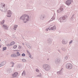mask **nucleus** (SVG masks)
Segmentation results:
<instances>
[{
    "label": "nucleus",
    "mask_w": 78,
    "mask_h": 78,
    "mask_svg": "<svg viewBox=\"0 0 78 78\" xmlns=\"http://www.w3.org/2000/svg\"><path fill=\"white\" fill-rule=\"evenodd\" d=\"M22 55L23 56H25V54H24V53H23Z\"/></svg>",
    "instance_id": "17"
},
{
    "label": "nucleus",
    "mask_w": 78,
    "mask_h": 78,
    "mask_svg": "<svg viewBox=\"0 0 78 78\" xmlns=\"http://www.w3.org/2000/svg\"><path fill=\"white\" fill-rule=\"evenodd\" d=\"M2 27H4L5 28H8V27L6 25H3Z\"/></svg>",
    "instance_id": "9"
},
{
    "label": "nucleus",
    "mask_w": 78,
    "mask_h": 78,
    "mask_svg": "<svg viewBox=\"0 0 78 78\" xmlns=\"http://www.w3.org/2000/svg\"><path fill=\"white\" fill-rule=\"evenodd\" d=\"M11 64L12 65H14V62H11Z\"/></svg>",
    "instance_id": "23"
},
{
    "label": "nucleus",
    "mask_w": 78,
    "mask_h": 78,
    "mask_svg": "<svg viewBox=\"0 0 78 78\" xmlns=\"http://www.w3.org/2000/svg\"><path fill=\"white\" fill-rule=\"evenodd\" d=\"M2 46V45H0V48H1Z\"/></svg>",
    "instance_id": "26"
},
{
    "label": "nucleus",
    "mask_w": 78,
    "mask_h": 78,
    "mask_svg": "<svg viewBox=\"0 0 78 78\" xmlns=\"http://www.w3.org/2000/svg\"><path fill=\"white\" fill-rule=\"evenodd\" d=\"M3 6L4 7V6H5V4H4V5H3Z\"/></svg>",
    "instance_id": "24"
},
{
    "label": "nucleus",
    "mask_w": 78,
    "mask_h": 78,
    "mask_svg": "<svg viewBox=\"0 0 78 78\" xmlns=\"http://www.w3.org/2000/svg\"><path fill=\"white\" fill-rule=\"evenodd\" d=\"M56 27H51V30H54V29H56Z\"/></svg>",
    "instance_id": "12"
},
{
    "label": "nucleus",
    "mask_w": 78,
    "mask_h": 78,
    "mask_svg": "<svg viewBox=\"0 0 78 78\" xmlns=\"http://www.w3.org/2000/svg\"><path fill=\"white\" fill-rule=\"evenodd\" d=\"M36 70L37 72H39V70L38 69H36Z\"/></svg>",
    "instance_id": "18"
},
{
    "label": "nucleus",
    "mask_w": 78,
    "mask_h": 78,
    "mask_svg": "<svg viewBox=\"0 0 78 78\" xmlns=\"http://www.w3.org/2000/svg\"><path fill=\"white\" fill-rule=\"evenodd\" d=\"M46 30L47 31V30Z\"/></svg>",
    "instance_id": "32"
},
{
    "label": "nucleus",
    "mask_w": 78,
    "mask_h": 78,
    "mask_svg": "<svg viewBox=\"0 0 78 78\" xmlns=\"http://www.w3.org/2000/svg\"><path fill=\"white\" fill-rule=\"evenodd\" d=\"M62 43H63V44H65L64 41H62Z\"/></svg>",
    "instance_id": "22"
},
{
    "label": "nucleus",
    "mask_w": 78,
    "mask_h": 78,
    "mask_svg": "<svg viewBox=\"0 0 78 78\" xmlns=\"http://www.w3.org/2000/svg\"><path fill=\"white\" fill-rule=\"evenodd\" d=\"M18 75V73L17 72H15L13 74H12V76L13 77H16Z\"/></svg>",
    "instance_id": "4"
},
{
    "label": "nucleus",
    "mask_w": 78,
    "mask_h": 78,
    "mask_svg": "<svg viewBox=\"0 0 78 78\" xmlns=\"http://www.w3.org/2000/svg\"><path fill=\"white\" fill-rule=\"evenodd\" d=\"M16 55H17L18 56L20 55V54L19 52H16Z\"/></svg>",
    "instance_id": "10"
},
{
    "label": "nucleus",
    "mask_w": 78,
    "mask_h": 78,
    "mask_svg": "<svg viewBox=\"0 0 78 78\" xmlns=\"http://www.w3.org/2000/svg\"><path fill=\"white\" fill-rule=\"evenodd\" d=\"M20 19H22L25 22H27L29 20V16L27 15H23L20 17Z\"/></svg>",
    "instance_id": "1"
},
{
    "label": "nucleus",
    "mask_w": 78,
    "mask_h": 78,
    "mask_svg": "<svg viewBox=\"0 0 78 78\" xmlns=\"http://www.w3.org/2000/svg\"><path fill=\"white\" fill-rule=\"evenodd\" d=\"M1 41V39H0V41Z\"/></svg>",
    "instance_id": "30"
},
{
    "label": "nucleus",
    "mask_w": 78,
    "mask_h": 78,
    "mask_svg": "<svg viewBox=\"0 0 78 78\" xmlns=\"http://www.w3.org/2000/svg\"><path fill=\"white\" fill-rule=\"evenodd\" d=\"M44 68H45L46 70H49L50 69V67L49 65H44L43 67Z\"/></svg>",
    "instance_id": "2"
},
{
    "label": "nucleus",
    "mask_w": 78,
    "mask_h": 78,
    "mask_svg": "<svg viewBox=\"0 0 78 78\" xmlns=\"http://www.w3.org/2000/svg\"><path fill=\"white\" fill-rule=\"evenodd\" d=\"M21 47H22L21 46H19V48L20 49H21Z\"/></svg>",
    "instance_id": "20"
},
{
    "label": "nucleus",
    "mask_w": 78,
    "mask_h": 78,
    "mask_svg": "<svg viewBox=\"0 0 78 78\" xmlns=\"http://www.w3.org/2000/svg\"><path fill=\"white\" fill-rule=\"evenodd\" d=\"M12 66L13 67V65H12Z\"/></svg>",
    "instance_id": "29"
},
{
    "label": "nucleus",
    "mask_w": 78,
    "mask_h": 78,
    "mask_svg": "<svg viewBox=\"0 0 78 78\" xmlns=\"http://www.w3.org/2000/svg\"><path fill=\"white\" fill-rule=\"evenodd\" d=\"M15 44V42L14 41H12L11 42V43H10V44H7V46H10L13 45H14V44Z\"/></svg>",
    "instance_id": "3"
},
{
    "label": "nucleus",
    "mask_w": 78,
    "mask_h": 78,
    "mask_svg": "<svg viewBox=\"0 0 78 78\" xmlns=\"http://www.w3.org/2000/svg\"><path fill=\"white\" fill-rule=\"evenodd\" d=\"M67 69H70L72 68L71 65L70 64L68 66V67L67 68Z\"/></svg>",
    "instance_id": "8"
},
{
    "label": "nucleus",
    "mask_w": 78,
    "mask_h": 78,
    "mask_svg": "<svg viewBox=\"0 0 78 78\" xmlns=\"http://www.w3.org/2000/svg\"><path fill=\"white\" fill-rule=\"evenodd\" d=\"M18 26L17 25H15L14 27V30H16V28H17V27Z\"/></svg>",
    "instance_id": "11"
},
{
    "label": "nucleus",
    "mask_w": 78,
    "mask_h": 78,
    "mask_svg": "<svg viewBox=\"0 0 78 78\" xmlns=\"http://www.w3.org/2000/svg\"><path fill=\"white\" fill-rule=\"evenodd\" d=\"M73 42L72 41H71L70 42H69V44H70L71 43H72Z\"/></svg>",
    "instance_id": "21"
},
{
    "label": "nucleus",
    "mask_w": 78,
    "mask_h": 78,
    "mask_svg": "<svg viewBox=\"0 0 78 78\" xmlns=\"http://www.w3.org/2000/svg\"><path fill=\"white\" fill-rule=\"evenodd\" d=\"M3 62L4 63H5V61Z\"/></svg>",
    "instance_id": "28"
},
{
    "label": "nucleus",
    "mask_w": 78,
    "mask_h": 78,
    "mask_svg": "<svg viewBox=\"0 0 78 78\" xmlns=\"http://www.w3.org/2000/svg\"><path fill=\"white\" fill-rule=\"evenodd\" d=\"M62 19H63V20H65V19H66V17H65V16H63L62 17Z\"/></svg>",
    "instance_id": "19"
},
{
    "label": "nucleus",
    "mask_w": 78,
    "mask_h": 78,
    "mask_svg": "<svg viewBox=\"0 0 78 78\" xmlns=\"http://www.w3.org/2000/svg\"><path fill=\"white\" fill-rule=\"evenodd\" d=\"M71 3V2L70 0H68L66 2V4L68 5H70Z\"/></svg>",
    "instance_id": "5"
},
{
    "label": "nucleus",
    "mask_w": 78,
    "mask_h": 78,
    "mask_svg": "<svg viewBox=\"0 0 78 78\" xmlns=\"http://www.w3.org/2000/svg\"><path fill=\"white\" fill-rule=\"evenodd\" d=\"M6 50V47H4L3 48V51H4L5 50Z\"/></svg>",
    "instance_id": "15"
},
{
    "label": "nucleus",
    "mask_w": 78,
    "mask_h": 78,
    "mask_svg": "<svg viewBox=\"0 0 78 78\" xmlns=\"http://www.w3.org/2000/svg\"><path fill=\"white\" fill-rule=\"evenodd\" d=\"M11 57H17V55H16V54H12Z\"/></svg>",
    "instance_id": "7"
},
{
    "label": "nucleus",
    "mask_w": 78,
    "mask_h": 78,
    "mask_svg": "<svg viewBox=\"0 0 78 78\" xmlns=\"http://www.w3.org/2000/svg\"><path fill=\"white\" fill-rule=\"evenodd\" d=\"M24 73H22V75L23 76V75Z\"/></svg>",
    "instance_id": "27"
},
{
    "label": "nucleus",
    "mask_w": 78,
    "mask_h": 78,
    "mask_svg": "<svg viewBox=\"0 0 78 78\" xmlns=\"http://www.w3.org/2000/svg\"><path fill=\"white\" fill-rule=\"evenodd\" d=\"M11 14V13L10 11H8V14L7 15V16L8 17H10Z\"/></svg>",
    "instance_id": "6"
},
{
    "label": "nucleus",
    "mask_w": 78,
    "mask_h": 78,
    "mask_svg": "<svg viewBox=\"0 0 78 78\" xmlns=\"http://www.w3.org/2000/svg\"><path fill=\"white\" fill-rule=\"evenodd\" d=\"M23 62H26V60H25V59H23L22 60Z\"/></svg>",
    "instance_id": "16"
},
{
    "label": "nucleus",
    "mask_w": 78,
    "mask_h": 78,
    "mask_svg": "<svg viewBox=\"0 0 78 78\" xmlns=\"http://www.w3.org/2000/svg\"><path fill=\"white\" fill-rule=\"evenodd\" d=\"M5 22V20H3L2 21L1 23V24L2 25Z\"/></svg>",
    "instance_id": "14"
},
{
    "label": "nucleus",
    "mask_w": 78,
    "mask_h": 78,
    "mask_svg": "<svg viewBox=\"0 0 78 78\" xmlns=\"http://www.w3.org/2000/svg\"><path fill=\"white\" fill-rule=\"evenodd\" d=\"M49 60V59H48V60Z\"/></svg>",
    "instance_id": "31"
},
{
    "label": "nucleus",
    "mask_w": 78,
    "mask_h": 78,
    "mask_svg": "<svg viewBox=\"0 0 78 78\" xmlns=\"http://www.w3.org/2000/svg\"><path fill=\"white\" fill-rule=\"evenodd\" d=\"M32 56L31 55H30L29 56V57H30V58H31V57Z\"/></svg>",
    "instance_id": "25"
},
{
    "label": "nucleus",
    "mask_w": 78,
    "mask_h": 78,
    "mask_svg": "<svg viewBox=\"0 0 78 78\" xmlns=\"http://www.w3.org/2000/svg\"><path fill=\"white\" fill-rule=\"evenodd\" d=\"M17 45H14V46H13V48L14 49H16V48H17Z\"/></svg>",
    "instance_id": "13"
}]
</instances>
